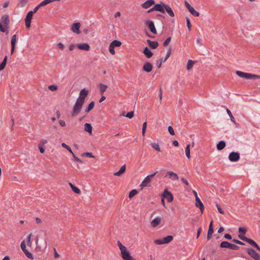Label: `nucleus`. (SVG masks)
Wrapping results in <instances>:
<instances>
[{
	"label": "nucleus",
	"instance_id": "1",
	"mask_svg": "<svg viewBox=\"0 0 260 260\" xmlns=\"http://www.w3.org/2000/svg\"><path fill=\"white\" fill-rule=\"evenodd\" d=\"M88 94V90L86 88H84L80 91L79 96L74 105L73 109L71 113L72 116H76L80 112L85 102V98Z\"/></svg>",
	"mask_w": 260,
	"mask_h": 260
},
{
	"label": "nucleus",
	"instance_id": "2",
	"mask_svg": "<svg viewBox=\"0 0 260 260\" xmlns=\"http://www.w3.org/2000/svg\"><path fill=\"white\" fill-rule=\"evenodd\" d=\"M236 74L238 76L246 79H260V75L252 74L248 73H244L240 71H236Z\"/></svg>",
	"mask_w": 260,
	"mask_h": 260
},
{
	"label": "nucleus",
	"instance_id": "3",
	"mask_svg": "<svg viewBox=\"0 0 260 260\" xmlns=\"http://www.w3.org/2000/svg\"><path fill=\"white\" fill-rule=\"evenodd\" d=\"M220 247L221 248H226L235 250H238L240 248L238 246L234 244L230 243L228 241L221 242L220 244Z\"/></svg>",
	"mask_w": 260,
	"mask_h": 260
},
{
	"label": "nucleus",
	"instance_id": "4",
	"mask_svg": "<svg viewBox=\"0 0 260 260\" xmlns=\"http://www.w3.org/2000/svg\"><path fill=\"white\" fill-rule=\"evenodd\" d=\"M157 173V171H155L152 174L146 177L142 181L141 185L142 187L149 186L151 178L154 177Z\"/></svg>",
	"mask_w": 260,
	"mask_h": 260
},
{
	"label": "nucleus",
	"instance_id": "5",
	"mask_svg": "<svg viewBox=\"0 0 260 260\" xmlns=\"http://www.w3.org/2000/svg\"><path fill=\"white\" fill-rule=\"evenodd\" d=\"M121 255L123 260H136L126 248L121 251Z\"/></svg>",
	"mask_w": 260,
	"mask_h": 260
},
{
	"label": "nucleus",
	"instance_id": "6",
	"mask_svg": "<svg viewBox=\"0 0 260 260\" xmlns=\"http://www.w3.org/2000/svg\"><path fill=\"white\" fill-rule=\"evenodd\" d=\"M247 253L254 260H260V255L252 248L246 250Z\"/></svg>",
	"mask_w": 260,
	"mask_h": 260
},
{
	"label": "nucleus",
	"instance_id": "7",
	"mask_svg": "<svg viewBox=\"0 0 260 260\" xmlns=\"http://www.w3.org/2000/svg\"><path fill=\"white\" fill-rule=\"evenodd\" d=\"M1 20L4 24V27L6 28V30L9 27L10 20L9 16L8 15L6 14L2 16Z\"/></svg>",
	"mask_w": 260,
	"mask_h": 260
},
{
	"label": "nucleus",
	"instance_id": "8",
	"mask_svg": "<svg viewBox=\"0 0 260 260\" xmlns=\"http://www.w3.org/2000/svg\"><path fill=\"white\" fill-rule=\"evenodd\" d=\"M229 159L231 161H237L240 159V154L238 152H232L229 155Z\"/></svg>",
	"mask_w": 260,
	"mask_h": 260
},
{
	"label": "nucleus",
	"instance_id": "9",
	"mask_svg": "<svg viewBox=\"0 0 260 260\" xmlns=\"http://www.w3.org/2000/svg\"><path fill=\"white\" fill-rule=\"evenodd\" d=\"M162 196L166 199L168 202H171L173 201V196L172 193L169 191L167 189H165Z\"/></svg>",
	"mask_w": 260,
	"mask_h": 260
},
{
	"label": "nucleus",
	"instance_id": "10",
	"mask_svg": "<svg viewBox=\"0 0 260 260\" xmlns=\"http://www.w3.org/2000/svg\"><path fill=\"white\" fill-rule=\"evenodd\" d=\"M185 6L187 8L189 12L194 16L198 17L200 15L199 12L196 11L193 7H192L188 3L185 2Z\"/></svg>",
	"mask_w": 260,
	"mask_h": 260
},
{
	"label": "nucleus",
	"instance_id": "11",
	"mask_svg": "<svg viewBox=\"0 0 260 260\" xmlns=\"http://www.w3.org/2000/svg\"><path fill=\"white\" fill-rule=\"evenodd\" d=\"M145 24L149 27L150 30L154 34H156L157 31L153 21L151 20H147L145 22Z\"/></svg>",
	"mask_w": 260,
	"mask_h": 260
},
{
	"label": "nucleus",
	"instance_id": "12",
	"mask_svg": "<svg viewBox=\"0 0 260 260\" xmlns=\"http://www.w3.org/2000/svg\"><path fill=\"white\" fill-rule=\"evenodd\" d=\"M81 24L79 22L74 23L72 24L71 27V30L73 32L79 34L80 33L79 28L80 27Z\"/></svg>",
	"mask_w": 260,
	"mask_h": 260
},
{
	"label": "nucleus",
	"instance_id": "13",
	"mask_svg": "<svg viewBox=\"0 0 260 260\" xmlns=\"http://www.w3.org/2000/svg\"><path fill=\"white\" fill-rule=\"evenodd\" d=\"M213 232H214V230L213 228V221H211L210 222V225L209 226V229H208V233H207V239L208 240H209L210 239H211L212 238V234H213Z\"/></svg>",
	"mask_w": 260,
	"mask_h": 260
},
{
	"label": "nucleus",
	"instance_id": "14",
	"mask_svg": "<svg viewBox=\"0 0 260 260\" xmlns=\"http://www.w3.org/2000/svg\"><path fill=\"white\" fill-rule=\"evenodd\" d=\"M196 207H198L200 209L201 213L203 214V212H204V208L203 204L202 203V202H201V201L200 200V199H199V197L196 198Z\"/></svg>",
	"mask_w": 260,
	"mask_h": 260
},
{
	"label": "nucleus",
	"instance_id": "15",
	"mask_svg": "<svg viewBox=\"0 0 260 260\" xmlns=\"http://www.w3.org/2000/svg\"><path fill=\"white\" fill-rule=\"evenodd\" d=\"M162 6L164 7L165 11H166V12L169 14V15L171 17H174V13L173 11L172 8L169 6L168 5L166 4H163Z\"/></svg>",
	"mask_w": 260,
	"mask_h": 260
},
{
	"label": "nucleus",
	"instance_id": "16",
	"mask_svg": "<svg viewBox=\"0 0 260 260\" xmlns=\"http://www.w3.org/2000/svg\"><path fill=\"white\" fill-rule=\"evenodd\" d=\"M163 4H165L163 2H161L160 4H157L154 6V9L156 11L160 12L161 13H165L164 7L162 6Z\"/></svg>",
	"mask_w": 260,
	"mask_h": 260
},
{
	"label": "nucleus",
	"instance_id": "17",
	"mask_svg": "<svg viewBox=\"0 0 260 260\" xmlns=\"http://www.w3.org/2000/svg\"><path fill=\"white\" fill-rule=\"evenodd\" d=\"M153 66L150 62H146L143 66V70L146 72H150L152 70Z\"/></svg>",
	"mask_w": 260,
	"mask_h": 260
},
{
	"label": "nucleus",
	"instance_id": "18",
	"mask_svg": "<svg viewBox=\"0 0 260 260\" xmlns=\"http://www.w3.org/2000/svg\"><path fill=\"white\" fill-rule=\"evenodd\" d=\"M155 4V2L154 0H147L145 3L141 5V7L144 9H148L151 6Z\"/></svg>",
	"mask_w": 260,
	"mask_h": 260
},
{
	"label": "nucleus",
	"instance_id": "19",
	"mask_svg": "<svg viewBox=\"0 0 260 260\" xmlns=\"http://www.w3.org/2000/svg\"><path fill=\"white\" fill-rule=\"evenodd\" d=\"M16 35H14L11 38V54H12L15 50V45H16Z\"/></svg>",
	"mask_w": 260,
	"mask_h": 260
},
{
	"label": "nucleus",
	"instance_id": "20",
	"mask_svg": "<svg viewBox=\"0 0 260 260\" xmlns=\"http://www.w3.org/2000/svg\"><path fill=\"white\" fill-rule=\"evenodd\" d=\"M161 220V218L160 217H156L152 220L151 222V225L153 228L156 227L158 225H159Z\"/></svg>",
	"mask_w": 260,
	"mask_h": 260
},
{
	"label": "nucleus",
	"instance_id": "21",
	"mask_svg": "<svg viewBox=\"0 0 260 260\" xmlns=\"http://www.w3.org/2000/svg\"><path fill=\"white\" fill-rule=\"evenodd\" d=\"M147 43L149 47L153 49L157 48L158 46V43L156 41H152L150 40H147Z\"/></svg>",
	"mask_w": 260,
	"mask_h": 260
},
{
	"label": "nucleus",
	"instance_id": "22",
	"mask_svg": "<svg viewBox=\"0 0 260 260\" xmlns=\"http://www.w3.org/2000/svg\"><path fill=\"white\" fill-rule=\"evenodd\" d=\"M77 47L79 49L85 51H88L90 49L89 45L86 43L79 44L77 45Z\"/></svg>",
	"mask_w": 260,
	"mask_h": 260
},
{
	"label": "nucleus",
	"instance_id": "23",
	"mask_svg": "<svg viewBox=\"0 0 260 260\" xmlns=\"http://www.w3.org/2000/svg\"><path fill=\"white\" fill-rule=\"evenodd\" d=\"M143 52L147 58H149L153 55V53L147 47L144 48Z\"/></svg>",
	"mask_w": 260,
	"mask_h": 260
},
{
	"label": "nucleus",
	"instance_id": "24",
	"mask_svg": "<svg viewBox=\"0 0 260 260\" xmlns=\"http://www.w3.org/2000/svg\"><path fill=\"white\" fill-rule=\"evenodd\" d=\"M126 169V165H123L120 169V170L115 173L114 175L116 176H120L125 171Z\"/></svg>",
	"mask_w": 260,
	"mask_h": 260
},
{
	"label": "nucleus",
	"instance_id": "25",
	"mask_svg": "<svg viewBox=\"0 0 260 260\" xmlns=\"http://www.w3.org/2000/svg\"><path fill=\"white\" fill-rule=\"evenodd\" d=\"M246 242L248 243L249 244L256 248L258 250L260 251V247L251 239L248 238Z\"/></svg>",
	"mask_w": 260,
	"mask_h": 260
},
{
	"label": "nucleus",
	"instance_id": "26",
	"mask_svg": "<svg viewBox=\"0 0 260 260\" xmlns=\"http://www.w3.org/2000/svg\"><path fill=\"white\" fill-rule=\"evenodd\" d=\"M225 147V142L224 141H220L216 145V148L218 150H222Z\"/></svg>",
	"mask_w": 260,
	"mask_h": 260
},
{
	"label": "nucleus",
	"instance_id": "27",
	"mask_svg": "<svg viewBox=\"0 0 260 260\" xmlns=\"http://www.w3.org/2000/svg\"><path fill=\"white\" fill-rule=\"evenodd\" d=\"M92 127L90 123H86L84 124V131L89 133V134L92 133Z\"/></svg>",
	"mask_w": 260,
	"mask_h": 260
},
{
	"label": "nucleus",
	"instance_id": "28",
	"mask_svg": "<svg viewBox=\"0 0 260 260\" xmlns=\"http://www.w3.org/2000/svg\"><path fill=\"white\" fill-rule=\"evenodd\" d=\"M167 174H169L170 175V178H172L173 180H178L179 179L177 174L173 172H168Z\"/></svg>",
	"mask_w": 260,
	"mask_h": 260
},
{
	"label": "nucleus",
	"instance_id": "29",
	"mask_svg": "<svg viewBox=\"0 0 260 260\" xmlns=\"http://www.w3.org/2000/svg\"><path fill=\"white\" fill-rule=\"evenodd\" d=\"M69 185L72 188V190L76 193L80 194L81 193L80 190L77 187L75 186L72 183H69Z\"/></svg>",
	"mask_w": 260,
	"mask_h": 260
},
{
	"label": "nucleus",
	"instance_id": "30",
	"mask_svg": "<svg viewBox=\"0 0 260 260\" xmlns=\"http://www.w3.org/2000/svg\"><path fill=\"white\" fill-rule=\"evenodd\" d=\"M94 106V102L93 101L91 102L88 107L85 109V112L87 113L89 112L93 108Z\"/></svg>",
	"mask_w": 260,
	"mask_h": 260
},
{
	"label": "nucleus",
	"instance_id": "31",
	"mask_svg": "<svg viewBox=\"0 0 260 260\" xmlns=\"http://www.w3.org/2000/svg\"><path fill=\"white\" fill-rule=\"evenodd\" d=\"M110 45H112L114 48L115 47H119L121 45V42L118 40H114L111 43Z\"/></svg>",
	"mask_w": 260,
	"mask_h": 260
},
{
	"label": "nucleus",
	"instance_id": "32",
	"mask_svg": "<svg viewBox=\"0 0 260 260\" xmlns=\"http://www.w3.org/2000/svg\"><path fill=\"white\" fill-rule=\"evenodd\" d=\"M99 87H100V92L102 94H103L104 92H105V91L106 90V89L108 88L107 85L102 84V83L100 84Z\"/></svg>",
	"mask_w": 260,
	"mask_h": 260
},
{
	"label": "nucleus",
	"instance_id": "33",
	"mask_svg": "<svg viewBox=\"0 0 260 260\" xmlns=\"http://www.w3.org/2000/svg\"><path fill=\"white\" fill-rule=\"evenodd\" d=\"M173 239V237L172 236H168L163 238V241L165 244H167L171 242Z\"/></svg>",
	"mask_w": 260,
	"mask_h": 260
},
{
	"label": "nucleus",
	"instance_id": "34",
	"mask_svg": "<svg viewBox=\"0 0 260 260\" xmlns=\"http://www.w3.org/2000/svg\"><path fill=\"white\" fill-rule=\"evenodd\" d=\"M194 63H195L194 61H193L190 59L188 60L187 61V66H186L187 70H190Z\"/></svg>",
	"mask_w": 260,
	"mask_h": 260
},
{
	"label": "nucleus",
	"instance_id": "35",
	"mask_svg": "<svg viewBox=\"0 0 260 260\" xmlns=\"http://www.w3.org/2000/svg\"><path fill=\"white\" fill-rule=\"evenodd\" d=\"M7 60V56H6L2 62L0 64V71L3 70L6 67Z\"/></svg>",
	"mask_w": 260,
	"mask_h": 260
},
{
	"label": "nucleus",
	"instance_id": "36",
	"mask_svg": "<svg viewBox=\"0 0 260 260\" xmlns=\"http://www.w3.org/2000/svg\"><path fill=\"white\" fill-rule=\"evenodd\" d=\"M190 144H187L185 148V154L188 158L190 157Z\"/></svg>",
	"mask_w": 260,
	"mask_h": 260
},
{
	"label": "nucleus",
	"instance_id": "37",
	"mask_svg": "<svg viewBox=\"0 0 260 260\" xmlns=\"http://www.w3.org/2000/svg\"><path fill=\"white\" fill-rule=\"evenodd\" d=\"M151 146H152V147L153 148H154L155 150L157 151H159L160 152L161 150H160V148L159 147V145L158 143H152L151 144Z\"/></svg>",
	"mask_w": 260,
	"mask_h": 260
},
{
	"label": "nucleus",
	"instance_id": "38",
	"mask_svg": "<svg viewBox=\"0 0 260 260\" xmlns=\"http://www.w3.org/2000/svg\"><path fill=\"white\" fill-rule=\"evenodd\" d=\"M226 112L228 113V114L229 115V116H230V119H231V120L234 123H235V118L234 117V116H233L232 114V112H231V111L226 108Z\"/></svg>",
	"mask_w": 260,
	"mask_h": 260
},
{
	"label": "nucleus",
	"instance_id": "39",
	"mask_svg": "<svg viewBox=\"0 0 260 260\" xmlns=\"http://www.w3.org/2000/svg\"><path fill=\"white\" fill-rule=\"evenodd\" d=\"M137 193L138 191L136 189H133L129 192L128 197L132 198Z\"/></svg>",
	"mask_w": 260,
	"mask_h": 260
},
{
	"label": "nucleus",
	"instance_id": "40",
	"mask_svg": "<svg viewBox=\"0 0 260 260\" xmlns=\"http://www.w3.org/2000/svg\"><path fill=\"white\" fill-rule=\"evenodd\" d=\"M29 2V0H19V6L21 7H24Z\"/></svg>",
	"mask_w": 260,
	"mask_h": 260
},
{
	"label": "nucleus",
	"instance_id": "41",
	"mask_svg": "<svg viewBox=\"0 0 260 260\" xmlns=\"http://www.w3.org/2000/svg\"><path fill=\"white\" fill-rule=\"evenodd\" d=\"M24 253H25V255L29 258L30 259H34V257H33V255H32V254L31 253H30V252H29L28 250H25L24 251H23Z\"/></svg>",
	"mask_w": 260,
	"mask_h": 260
},
{
	"label": "nucleus",
	"instance_id": "42",
	"mask_svg": "<svg viewBox=\"0 0 260 260\" xmlns=\"http://www.w3.org/2000/svg\"><path fill=\"white\" fill-rule=\"evenodd\" d=\"M33 13H32L31 11H29L26 15V16L25 17V19H26V20H31V19L32 18V16H33Z\"/></svg>",
	"mask_w": 260,
	"mask_h": 260
},
{
	"label": "nucleus",
	"instance_id": "43",
	"mask_svg": "<svg viewBox=\"0 0 260 260\" xmlns=\"http://www.w3.org/2000/svg\"><path fill=\"white\" fill-rule=\"evenodd\" d=\"M61 146L63 147L66 148L71 153H73V151H72L71 147L69 146H68V145H67L66 143H62L61 144Z\"/></svg>",
	"mask_w": 260,
	"mask_h": 260
},
{
	"label": "nucleus",
	"instance_id": "44",
	"mask_svg": "<svg viewBox=\"0 0 260 260\" xmlns=\"http://www.w3.org/2000/svg\"><path fill=\"white\" fill-rule=\"evenodd\" d=\"M57 88V86L55 85H50L48 86V89L51 91H56Z\"/></svg>",
	"mask_w": 260,
	"mask_h": 260
},
{
	"label": "nucleus",
	"instance_id": "45",
	"mask_svg": "<svg viewBox=\"0 0 260 260\" xmlns=\"http://www.w3.org/2000/svg\"><path fill=\"white\" fill-rule=\"evenodd\" d=\"M81 156H88L89 157H91V158H94V156H93L91 153L90 152H84V153H83L82 154H81Z\"/></svg>",
	"mask_w": 260,
	"mask_h": 260
},
{
	"label": "nucleus",
	"instance_id": "46",
	"mask_svg": "<svg viewBox=\"0 0 260 260\" xmlns=\"http://www.w3.org/2000/svg\"><path fill=\"white\" fill-rule=\"evenodd\" d=\"M171 51H172L171 48H169L168 50V52L167 53V54H166V58L163 61H166L168 59V58L170 57V55L171 54Z\"/></svg>",
	"mask_w": 260,
	"mask_h": 260
},
{
	"label": "nucleus",
	"instance_id": "47",
	"mask_svg": "<svg viewBox=\"0 0 260 260\" xmlns=\"http://www.w3.org/2000/svg\"><path fill=\"white\" fill-rule=\"evenodd\" d=\"M168 130L170 135L173 136L175 135V132L174 129L172 126H169L168 127Z\"/></svg>",
	"mask_w": 260,
	"mask_h": 260
},
{
	"label": "nucleus",
	"instance_id": "48",
	"mask_svg": "<svg viewBox=\"0 0 260 260\" xmlns=\"http://www.w3.org/2000/svg\"><path fill=\"white\" fill-rule=\"evenodd\" d=\"M146 127H147V122H145L143 124V127H142V135L143 136H144L145 135V132H146Z\"/></svg>",
	"mask_w": 260,
	"mask_h": 260
},
{
	"label": "nucleus",
	"instance_id": "49",
	"mask_svg": "<svg viewBox=\"0 0 260 260\" xmlns=\"http://www.w3.org/2000/svg\"><path fill=\"white\" fill-rule=\"evenodd\" d=\"M171 40V37H168L164 42L163 45L164 46H167L170 43V41Z\"/></svg>",
	"mask_w": 260,
	"mask_h": 260
},
{
	"label": "nucleus",
	"instance_id": "50",
	"mask_svg": "<svg viewBox=\"0 0 260 260\" xmlns=\"http://www.w3.org/2000/svg\"><path fill=\"white\" fill-rule=\"evenodd\" d=\"M49 3H50L49 0H44L39 5V7H42Z\"/></svg>",
	"mask_w": 260,
	"mask_h": 260
},
{
	"label": "nucleus",
	"instance_id": "51",
	"mask_svg": "<svg viewBox=\"0 0 260 260\" xmlns=\"http://www.w3.org/2000/svg\"><path fill=\"white\" fill-rule=\"evenodd\" d=\"M154 243L157 245H161L165 244L163 239H157L154 241Z\"/></svg>",
	"mask_w": 260,
	"mask_h": 260
},
{
	"label": "nucleus",
	"instance_id": "52",
	"mask_svg": "<svg viewBox=\"0 0 260 260\" xmlns=\"http://www.w3.org/2000/svg\"><path fill=\"white\" fill-rule=\"evenodd\" d=\"M118 246L120 249V251H122L123 250L126 249V248L123 246L120 241H118L117 242Z\"/></svg>",
	"mask_w": 260,
	"mask_h": 260
},
{
	"label": "nucleus",
	"instance_id": "53",
	"mask_svg": "<svg viewBox=\"0 0 260 260\" xmlns=\"http://www.w3.org/2000/svg\"><path fill=\"white\" fill-rule=\"evenodd\" d=\"M232 241L235 243H236V244H239V245H245V243H243V242L239 240H237V239H233L232 240Z\"/></svg>",
	"mask_w": 260,
	"mask_h": 260
},
{
	"label": "nucleus",
	"instance_id": "54",
	"mask_svg": "<svg viewBox=\"0 0 260 260\" xmlns=\"http://www.w3.org/2000/svg\"><path fill=\"white\" fill-rule=\"evenodd\" d=\"M32 236V234H30L28 235V236L27 238V245L29 246H31V237Z\"/></svg>",
	"mask_w": 260,
	"mask_h": 260
},
{
	"label": "nucleus",
	"instance_id": "55",
	"mask_svg": "<svg viewBox=\"0 0 260 260\" xmlns=\"http://www.w3.org/2000/svg\"><path fill=\"white\" fill-rule=\"evenodd\" d=\"M20 246H21V249L23 251H24L26 250V245H25L24 241H22L21 243Z\"/></svg>",
	"mask_w": 260,
	"mask_h": 260
},
{
	"label": "nucleus",
	"instance_id": "56",
	"mask_svg": "<svg viewBox=\"0 0 260 260\" xmlns=\"http://www.w3.org/2000/svg\"><path fill=\"white\" fill-rule=\"evenodd\" d=\"M186 20L187 26L188 27V30L190 31L191 30V23L190 22L189 19L188 18H186Z\"/></svg>",
	"mask_w": 260,
	"mask_h": 260
},
{
	"label": "nucleus",
	"instance_id": "57",
	"mask_svg": "<svg viewBox=\"0 0 260 260\" xmlns=\"http://www.w3.org/2000/svg\"><path fill=\"white\" fill-rule=\"evenodd\" d=\"M238 232L240 234H243V235H245L246 233V230L245 228H240Z\"/></svg>",
	"mask_w": 260,
	"mask_h": 260
},
{
	"label": "nucleus",
	"instance_id": "58",
	"mask_svg": "<svg viewBox=\"0 0 260 260\" xmlns=\"http://www.w3.org/2000/svg\"><path fill=\"white\" fill-rule=\"evenodd\" d=\"M133 116H134V112L131 111V112H128L125 116L129 119H131L132 118H133Z\"/></svg>",
	"mask_w": 260,
	"mask_h": 260
},
{
	"label": "nucleus",
	"instance_id": "59",
	"mask_svg": "<svg viewBox=\"0 0 260 260\" xmlns=\"http://www.w3.org/2000/svg\"><path fill=\"white\" fill-rule=\"evenodd\" d=\"M109 51L112 54V55H114L115 54V50H114V48L110 44V46H109Z\"/></svg>",
	"mask_w": 260,
	"mask_h": 260
},
{
	"label": "nucleus",
	"instance_id": "60",
	"mask_svg": "<svg viewBox=\"0 0 260 260\" xmlns=\"http://www.w3.org/2000/svg\"><path fill=\"white\" fill-rule=\"evenodd\" d=\"M163 61H164V60H162V59H160L157 61V62L156 63V67H157V69H159V68H160L161 67L162 63L164 62Z\"/></svg>",
	"mask_w": 260,
	"mask_h": 260
},
{
	"label": "nucleus",
	"instance_id": "61",
	"mask_svg": "<svg viewBox=\"0 0 260 260\" xmlns=\"http://www.w3.org/2000/svg\"><path fill=\"white\" fill-rule=\"evenodd\" d=\"M216 207L217 208L218 212L220 214H224V212L223 211V210L221 209V207L218 204H216Z\"/></svg>",
	"mask_w": 260,
	"mask_h": 260
},
{
	"label": "nucleus",
	"instance_id": "62",
	"mask_svg": "<svg viewBox=\"0 0 260 260\" xmlns=\"http://www.w3.org/2000/svg\"><path fill=\"white\" fill-rule=\"evenodd\" d=\"M239 237L240 239H241V240H243L244 241H245V242H247V241L248 239V238L244 236V235H242L241 234H240L239 235Z\"/></svg>",
	"mask_w": 260,
	"mask_h": 260
},
{
	"label": "nucleus",
	"instance_id": "63",
	"mask_svg": "<svg viewBox=\"0 0 260 260\" xmlns=\"http://www.w3.org/2000/svg\"><path fill=\"white\" fill-rule=\"evenodd\" d=\"M25 25L27 28H30L31 24V20L25 19Z\"/></svg>",
	"mask_w": 260,
	"mask_h": 260
},
{
	"label": "nucleus",
	"instance_id": "64",
	"mask_svg": "<svg viewBox=\"0 0 260 260\" xmlns=\"http://www.w3.org/2000/svg\"><path fill=\"white\" fill-rule=\"evenodd\" d=\"M38 147L39 148L40 152L42 153H43L45 151V149L43 147V146L41 145V144H39L38 145Z\"/></svg>",
	"mask_w": 260,
	"mask_h": 260
}]
</instances>
